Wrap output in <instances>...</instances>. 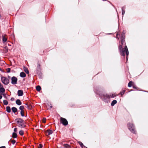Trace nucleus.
I'll return each instance as SVG.
<instances>
[{
  "instance_id": "f257e3e1",
  "label": "nucleus",
  "mask_w": 148,
  "mask_h": 148,
  "mask_svg": "<svg viewBox=\"0 0 148 148\" xmlns=\"http://www.w3.org/2000/svg\"><path fill=\"white\" fill-rule=\"evenodd\" d=\"M115 96V95L113 94L110 95L106 93H101L99 95V97L101 98L102 100L105 102L106 103L110 102V98H114Z\"/></svg>"
},
{
  "instance_id": "f03ea898",
  "label": "nucleus",
  "mask_w": 148,
  "mask_h": 148,
  "mask_svg": "<svg viewBox=\"0 0 148 148\" xmlns=\"http://www.w3.org/2000/svg\"><path fill=\"white\" fill-rule=\"evenodd\" d=\"M119 49L120 54L122 56L124 57L125 55V53H126V56H128L129 51L126 45L125 46L123 49V47H122V45H119Z\"/></svg>"
},
{
  "instance_id": "7ed1b4c3",
  "label": "nucleus",
  "mask_w": 148,
  "mask_h": 148,
  "mask_svg": "<svg viewBox=\"0 0 148 148\" xmlns=\"http://www.w3.org/2000/svg\"><path fill=\"white\" fill-rule=\"evenodd\" d=\"M127 126L129 130L132 133L136 134V132L135 130L134 126V125L130 123L127 124Z\"/></svg>"
},
{
  "instance_id": "20e7f679",
  "label": "nucleus",
  "mask_w": 148,
  "mask_h": 148,
  "mask_svg": "<svg viewBox=\"0 0 148 148\" xmlns=\"http://www.w3.org/2000/svg\"><path fill=\"white\" fill-rule=\"evenodd\" d=\"M60 122L63 125L66 126L68 124V122L67 120L64 118L61 117L60 118Z\"/></svg>"
},
{
  "instance_id": "39448f33",
  "label": "nucleus",
  "mask_w": 148,
  "mask_h": 148,
  "mask_svg": "<svg viewBox=\"0 0 148 148\" xmlns=\"http://www.w3.org/2000/svg\"><path fill=\"white\" fill-rule=\"evenodd\" d=\"M1 80L2 83L6 85H7L9 82V80L4 77H1Z\"/></svg>"
},
{
  "instance_id": "423d86ee",
  "label": "nucleus",
  "mask_w": 148,
  "mask_h": 148,
  "mask_svg": "<svg viewBox=\"0 0 148 148\" xmlns=\"http://www.w3.org/2000/svg\"><path fill=\"white\" fill-rule=\"evenodd\" d=\"M41 70L40 65L39 62H38L37 63V66L36 68V72L38 74L40 75L41 73L40 72Z\"/></svg>"
},
{
  "instance_id": "0eeeda50",
  "label": "nucleus",
  "mask_w": 148,
  "mask_h": 148,
  "mask_svg": "<svg viewBox=\"0 0 148 148\" xmlns=\"http://www.w3.org/2000/svg\"><path fill=\"white\" fill-rule=\"evenodd\" d=\"M17 78L15 76H13L11 78V83L12 84H17Z\"/></svg>"
},
{
  "instance_id": "6e6552de",
  "label": "nucleus",
  "mask_w": 148,
  "mask_h": 148,
  "mask_svg": "<svg viewBox=\"0 0 148 148\" xmlns=\"http://www.w3.org/2000/svg\"><path fill=\"white\" fill-rule=\"evenodd\" d=\"M16 123L20 124H22L24 123V121L20 118H18L15 119Z\"/></svg>"
},
{
  "instance_id": "1a4fd4ad",
  "label": "nucleus",
  "mask_w": 148,
  "mask_h": 148,
  "mask_svg": "<svg viewBox=\"0 0 148 148\" xmlns=\"http://www.w3.org/2000/svg\"><path fill=\"white\" fill-rule=\"evenodd\" d=\"M17 94L18 96H21L23 95V91L21 90H18L17 92Z\"/></svg>"
},
{
  "instance_id": "9d476101",
  "label": "nucleus",
  "mask_w": 148,
  "mask_h": 148,
  "mask_svg": "<svg viewBox=\"0 0 148 148\" xmlns=\"http://www.w3.org/2000/svg\"><path fill=\"white\" fill-rule=\"evenodd\" d=\"M125 39H123V38H121V45H122V46L123 45H125Z\"/></svg>"
},
{
  "instance_id": "9b49d317",
  "label": "nucleus",
  "mask_w": 148,
  "mask_h": 148,
  "mask_svg": "<svg viewBox=\"0 0 148 148\" xmlns=\"http://www.w3.org/2000/svg\"><path fill=\"white\" fill-rule=\"evenodd\" d=\"M16 103L17 105L20 106L22 104V102L19 99H17L16 101Z\"/></svg>"
},
{
  "instance_id": "f8f14e48",
  "label": "nucleus",
  "mask_w": 148,
  "mask_h": 148,
  "mask_svg": "<svg viewBox=\"0 0 148 148\" xmlns=\"http://www.w3.org/2000/svg\"><path fill=\"white\" fill-rule=\"evenodd\" d=\"M20 75L21 77H26V75L24 72H22L20 73Z\"/></svg>"
},
{
  "instance_id": "ddd939ff",
  "label": "nucleus",
  "mask_w": 148,
  "mask_h": 148,
  "mask_svg": "<svg viewBox=\"0 0 148 148\" xmlns=\"http://www.w3.org/2000/svg\"><path fill=\"white\" fill-rule=\"evenodd\" d=\"M11 109H12V112L14 113H16L18 111V110H17V108L15 107H12L11 108Z\"/></svg>"
},
{
  "instance_id": "4468645a",
  "label": "nucleus",
  "mask_w": 148,
  "mask_h": 148,
  "mask_svg": "<svg viewBox=\"0 0 148 148\" xmlns=\"http://www.w3.org/2000/svg\"><path fill=\"white\" fill-rule=\"evenodd\" d=\"M5 92V89L3 87V86H2L1 88H0V92L3 93Z\"/></svg>"
},
{
  "instance_id": "2eb2a0df",
  "label": "nucleus",
  "mask_w": 148,
  "mask_h": 148,
  "mask_svg": "<svg viewBox=\"0 0 148 148\" xmlns=\"http://www.w3.org/2000/svg\"><path fill=\"white\" fill-rule=\"evenodd\" d=\"M23 69L25 72L27 74H28L29 73V71L28 70V69L27 68L25 67H23Z\"/></svg>"
},
{
  "instance_id": "dca6fc26",
  "label": "nucleus",
  "mask_w": 148,
  "mask_h": 148,
  "mask_svg": "<svg viewBox=\"0 0 148 148\" xmlns=\"http://www.w3.org/2000/svg\"><path fill=\"white\" fill-rule=\"evenodd\" d=\"M7 112L8 113H10L11 112V110L10 107L9 106H7L6 107Z\"/></svg>"
},
{
  "instance_id": "f3484780",
  "label": "nucleus",
  "mask_w": 148,
  "mask_h": 148,
  "mask_svg": "<svg viewBox=\"0 0 148 148\" xmlns=\"http://www.w3.org/2000/svg\"><path fill=\"white\" fill-rule=\"evenodd\" d=\"M36 89L37 91H40L41 90V88L40 86L38 85L36 86Z\"/></svg>"
},
{
  "instance_id": "a211bd4d",
  "label": "nucleus",
  "mask_w": 148,
  "mask_h": 148,
  "mask_svg": "<svg viewBox=\"0 0 148 148\" xmlns=\"http://www.w3.org/2000/svg\"><path fill=\"white\" fill-rule=\"evenodd\" d=\"M117 101L116 100H113L111 103V106H113L116 103Z\"/></svg>"
},
{
  "instance_id": "6ab92c4d",
  "label": "nucleus",
  "mask_w": 148,
  "mask_h": 148,
  "mask_svg": "<svg viewBox=\"0 0 148 148\" xmlns=\"http://www.w3.org/2000/svg\"><path fill=\"white\" fill-rule=\"evenodd\" d=\"M125 8L124 7H122V15H123L124 14L125 11Z\"/></svg>"
},
{
  "instance_id": "aec40b11",
  "label": "nucleus",
  "mask_w": 148,
  "mask_h": 148,
  "mask_svg": "<svg viewBox=\"0 0 148 148\" xmlns=\"http://www.w3.org/2000/svg\"><path fill=\"white\" fill-rule=\"evenodd\" d=\"M78 143L82 148H84V147H86V146L84 145L81 142L78 141Z\"/></svg>"
},
{
  "instance_id": "412c9836",
  "label": "nucleus",
  "mask_w": 148,
  "mask_h": 148,
  "mask_svg": "<svg viewBox=\"0 0 148 148\" xmlns=\"http://www.w3.org/2000/svg\"><path fill=\"white\" fill-rule=\"evenodd\" d=\"M12 137L13 138H16L17 137V134L14 132L12 134Z\"/></svg>"
},
{
  "instance_id": "4be33fe9",
  "label": "nucleus",
  "mask_w": 148,
  "mask_h": 148,
  "mask_svg": "<svg viewBox=\"0 0 148 148\" xmlns=\"http://www.w3.org/2000/svg\"><path fill=\"white\" fill-rule=\"evenodd\" d=\"M7 40V39L4 36H3L2 37V40L3 43H4Z\"/></svg>"
},
{
  "instance_id": "5701e85b",
  "label": "nucleus",
  "mask_w": 148,
  "mask_h": 148,
  "mask_svg": "<svg viewBox=\"0 0 148 148\" xmlns=\"http://www.w3.org/2000/svg\"><path fill=\"white\" fill-rule=\"evenodd\" d=\"M47 131L48 132V135L51 134L53 133V131L51 130H48Z\"/></svg>"
},
{
  "instance_id": "b1692460",
  "label": "nucleus",
  "mask_w": 148,
  "mask_h": 148,
  "mask_svg": "<svg viewBox=\"0 0 148 148\" xmlns=\"http://www.w3.org/2000/svg\"><path fill=\"white\" fill-rule=\"evenodd\" d=\"M125 33L123 32L122 34L121 37V38H123V39H125Z\"/></svg>"
},
{
  "instance_id": "393cba45",
  "label": "nucleus",
  "mask_w": 148,
  "mask_h": 148,
  "mask_svg": "<svg viewBox=\"0 0 148 148\" xmlns=\"http://www.w3.org/2000/svg\"><path fill=\"white\" fill-rule=\"evenodd\" d=\"M3 103L4 105H7L8 104V101L6 100H3Z\"/></svg>"
},
{
  "instance_id": "a878e982",
  "label": "nucleus",
  "mask_w": 148,
  "mask_h": 148,
  "mask_svg": "<svg viewBox=\"0 0 148 148\" xmlns=\"http://www.w3.org/2000/svg\"><path fill=\"white\" fill-rule=\"evenodd\" d=\"M4 49H5V53H7L8 51V48L7 46H5L4 47Z\"/></svg>"
},
{
  "instance_id": "bb28decb",
  "label": "nucleus",
  "mask_w": 148,
  "mask_h": 148,
  "mask_svg": "<svg viewBox=\"0 0 148 148\" xmlns=\"http://www.w3.org/2000/svg\"><path fill=\"white\" fill-rule=\"evenodd\" d=\"M19 125H20V127H21L24 128L25 127V125L24 124V123L22 124H20Z\"/></svg>"
},
{
  "instance_id": "cd10ccee",
  "label": "nucleus",
  "mask_w": 148,
  "mask_h": 148,
  "mask_svg": "<svg viewBox=\"0 0 148 148\" xmlns=\"http://www.w3.org/2000/svg\"><path fill=\"white\" fill-rule=\"evenodd\" d=\"M20 113H21V116H23V117L24 116H25V115H24V111L23 110V111H21V112H20Z\"/></svg>"
},
{
  "instance_id": "c85d7f7f",
  "label": "nucleus",
  "mask_w": 148,
  "mask_h": 148,
  "mask_svg": "<svg viewBox=\"0 0 148 148\" xmlns=\"http://www.w3.org/2000/svg\"><path fill=\"white\" fill-rule=\"evenodd\" d=\"M19 134L21 136L23 135L24 134L23 131V130H20L19 132Z\"/></svg>"
},
{
  "instance_id": "c756f323",
  "label": "nucleus",
  "mask_w": 148,
  "mask_h": 148,
  "mask_svg": "<svg viewBox=\"0 0 148 148\" xmlns=\"http://www.w3.org/2000/svg\"><path fill=\"white\" fill-rule=\"evenodd\" d=\"M24 109V107L23 106H21L19 107V109L21 110V111H23V110Z\"/></svg>"
},
{
  "instance_id": "7c9ffc66",
  "label": "nucleus",
  "mask_w": 148,
  "mask_h": 148,
  "mask_svg": "<svg viewBox=\"0 0 148 148\" xmlns=\"http://www.w3.org/2000/svg\"><path fill=\"white\" fill-rule=\"evenodd\" d=\"M132 81L130 82L128 84V86L129 87H131L132 86Z\"/></svg>"
},
{
  "instance_id": "2f4dec72",
  "label": "nucleus",
  "mask_w": 148,
  "mask_h": 148,
  "mask_svg": "<svg viewBox=\"0 0 148 148\" xmlns=\"http://www.w3.org/2000/svg\"><path fill=\"white\" fill-rule=\"evenodd\" d=\"M94 91L95 93H97V94L98 93V92L97 89L95 88V87L94 88Z\"/></svg>"
},
{
  "instance_id": "473e14b6",
  "label": "nucleus",
  "mask_w": 148,
  "mask_h": 148,
  "mask_svg": "<svg viewBox=\"0 0 148 148\" xmlns=\"http://www.w3.org/2000/svg\"><path fill=\"white\" fill-rule=\"evenodd\" d=\"M64 146L66 148H69L70 146L69 145L67 144H65L64 145Z\"/></svg>"
},
{
  "instance_id": "72a5a7b5",
  "label": "nucleus",
  "mask_w": 148,
  "mask_h": 148,
  "mask_svg": "<svg viewBox=\"0 0 148 148\" xmlns=\"http://www.w3.org/2000/svg\"><path fill=\"white\" fill-rule=\"evenodd\" d=\"M52 107V106L51 105V106H50L49 105L47 107V109H51Z\"/></svg>"
},
{
  "instance_id": "f704fd0d",
  "label": "nucleus",
  "mask_w": 148,
  "mask_h": 148,
  "mask_svg": "<svg viewBox=\"0 0 148 148\" xmlns=\"http://www.w3.org/2000/svg\"><path fill=\"white\" fill-rule=\"evenodd\" d=\"M7 72V73H10V68H8L6 69Z\"/></svg>"
},
{
  "instance_id": "c9c22d12",
  "label": "nucleus",
  "mask_w": 148,
  "mask_h": 148,
  "mask_svg": "<svg viewBox=\"0 0 148 148\" xmlns=\"http://www.w3.org/2000/svg\"><path fill=\"white\" fill-rule=\"evenodd\" d=\"M125 92V90H123V91L120 92V94L122 96L123 95L124 93Z\"/></svg>"
},
{
  "instance_id": "e433bc0d",
  "label": "nucleus",
  "mask_w": 148,
  "mask_h": 148,
  "mask_svg": "<svg viewBox=\"0 0 148 148\" xmlns=\"http://www.w3.org/2000/svg\"><path fill=\"white\" fill-rule=\"evenodd\" d=\"M16 142V141L15 140H13L12 141V144L13 145H14L15 144V143Z\"/></svg>"
},
{
  "instance_id": "4c0bfd02",
  "label": "nucleus",
  "mask_w": 148,
  "mask_h": 148,
  "mask_svg": "<svg viewBox=\"0 0 148 148\" xmlns=\"http://www.w3.org/2000/svg\"><path fill=\"white\" fill-rule=\"evenodd\" d=\"M46 119L45 118H43L42 119V122L44 123H45L46 122Z\"/></svg>"
},
{
  "instance_id": "58836bf2",
  "label": "nucleus",
  "mask_w": 148,
  "mask_h": 148,
  "mask_svg": "<svg viewBox=\"0 0 148 148\" xmlns=\"http://www.w3.org/2000/svg\"><path fill=\"white\" fill-rule=\"evenodd\" d=\"M42 145L41 144H40L38 148H42Z\"/></svg>"
},
{
  "instance_id": "ea45409f",
  "label": "nucleus",
  "mask_w": 148,
  "mask_h": 148,
  "mask_svg": "<svg viewBox=\"0 0 148 148\" xmlns=\"http://www.w3.org/2000/svg\"><path fill=\"white\" fill-rule=\"evenodd\" d=\"M17 128H15L14 129V131L15 132H17Z\"/></svg>"
},
{
  "instance_id": "a19ab883",
  "label": "nucleus",
  "mask_w": 148,
  "mask_h": 148,
  "mask_svg": "<svg viewBox=\"0 0 148 148\" xmlns=\"http://www.w3.org/2000/svg\"><path fill=\"white\" fill-rule=\"evenodd\" d=\"M14 98L13 97H12L10 99V100L12 101H14Z\"/></svg>"
},
{
  "instance_id": "79ce46f5",
  "label": "nucleus",
  "mask_w": 148,
  "mask_h": 148,
  "mask_svg": "<svg viewBox=\"0 0 148 148\" xmlns=\"http://www.w3.org/2000/svg\"><path fill=\"white\" fill-rule=\"evenodd\" d=\"M2 95H3V96L5 97V95H6V94H3V93H2L1 94Z\"/></svg>"
},
{
  "instance_id": "37998d69",
  "label": "nucleus",
  "mask_w": 148,
  "mask_h": 148,
  "mask_svg": "<svg viewBox=\"0 0 148 148\" xmlns=\"http://www.w3.org/2000/svg\"><path fill=\"white\" fill-rule=\"evenodd\" d=\"M0 148H6L5 146H3L0 147Z\"/></svg>"
},
{
  "instance_id": "c03bdc74",
  "label": "nucleus",
  "mask_w": 148,
  "mask_h": 148,
  "mask_svg": "<svg viewBox=\"0 0 148 148\" xmlns=\"http://www.w3.org/2000/svg\"><path fill=\"white\" fill-rule=\"evenodd\" d=\"M0 70L2 72H4V71L2 69L0 68Z\"/></svg>"
},
{
  "instance_id": "a18cd8bd",
  "label": "nucleus",
  "mask_w": 148,
  "mask_h": 148,
  "mask_svg": "<svg viewBox=\"0 0 148 148\" xmlns=\"http://www.w3.org/2000/svg\"><path fill=\"white\" fill-rule=\"evenodd\" d=\"M2 86H3L1 84V83H0V88H1L2 87Z\"/></svg>"
},
{
  "instance_id": "49530a36",
  "label": "nucleus",
  "mask_w": 148,
  "mask_h": 148,
  "mask_svg": "<svg viewBox=\"0 0 148 148\" xmlns=\"http://www.w3.org/2000/svg\"><path fill=\"white\" fill-rule=\"evenodd\" d=\"M133 88H134V89H137V87H136V86H133Z\"/></svg>"
},
{
  "instance_id": "de8ad7c7",
  "label": "nucleus",
  "mask_w": 148,
  "mask_h": 148,
  "mask_svg": "<svg viewBox=\"0 0 148 148\" xmlns=\"http://www.w3.org/2000/svg\"><path fill=\"white\" fill-rule=\"evenodd\" d=\"M2 98V95H1L0 96V99H1Z\"/></svg>"
},
{
  "instance_id": "09e8293b",
  "label": "nucleus",
  "mask_w": 148,
  "mask_h": 148,
  "mask_svg": "<svg viewBox=\"0 0 148 148\" xmlns=\"http://www.w3.org/2000/svg\"><path fill=\"white\" fill-rule=\"evenodd\" d=\"M126 58L127 61V60H128V56H126Z\"/></svg>"
},
{
  "instance_id": "8fccbe9b",
  "label": "nucleus",
  "mask_w": 148,
  "mask_h": 148,
  "mask_svg": "<svg viewBox=\"0 0 148 148\" xmlns=\"http://www.w3.org/2000/svg\"><path fill=\"white\" fill-rule=\"evenodd\" d=\"M1 14H0V19L1 18Z\"/></svg>"
},
{
  "instance_id": "3c124183",
  "label": "nucleus",
  "mask_w": 148,
  "mask_h": 148,
  "mask_svg": "<svg viewBox=\"0 0 148 148\" xmlns=\"http://www.w3.org/2000/svg\"><path fill=\"white\" fill-rule=\"evenodd\" d=\"M26 104V105H27V107H28V105L27 104Z\"/></svg>"
},
{
  "instance_id": "603ef678",
  "label": "nucleus",
  "mask_w": 148,
  "mask_h": 148,
  "mask_svg": "<svg viewBox=\"0 0 148 148\" xmlns=\"http://www.w3.org/2000/svg\"><path fill=\"white\" fill-rule=\"evenodd\" d=\"M84 148H87V147H84Z\"/></svg>"
},
{
  "instance_id": "864d4df0",
  "label": "nucleus",
  "mask_w": 148,
  "mask_h": 148,
  "mask_svg": "<svg viewBox=\"0 0 148 148\" xmlns=\"http://www.w3.org/2000/svg\"><path fill=\"white\" fill-rule=\"evenodd\" d=\"M9 78H10V76H9L8 77Z\"/></svg>"
}]
</instances>
